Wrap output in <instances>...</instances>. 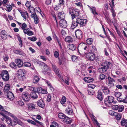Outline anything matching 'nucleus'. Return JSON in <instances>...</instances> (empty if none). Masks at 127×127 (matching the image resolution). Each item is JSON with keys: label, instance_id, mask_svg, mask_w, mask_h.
<instances>
[{"label": "nucleus", "instance_id": "nucleus-1", "mask_svg": "<svg viewBox=\"0 0 127 127\" xmlns=\"http://www.w3.org/2000/svg\"><path fill=\"white\" fill-rule=\"evenodd\" d=\"M79 53L82 55L87 54L88 51V47L84 43H82L79 45L78 48Z\"/></svg>", "mask_w": 127, "mask_h": 127}, {"label": "nucleus", "instance_id": "nucleus-2", "mask_svg": "<svg viewBox=\"0 0 127 127\" xmlns=\"http://www.w3.org/2000/svg\"><path fill=\"white\" fill-rule=\"evenodd\" d=\"M110 64V62L104 61L102 63L101 66L99 68V72L101 73L105 72L108 68Z\"/></svg>", "mask_w": 127, "mask_h": 127}, {"label": "nucleus", "instance_id": "nucleus-3", "mask_svg": "<svg viewBox=\"0 0 127 127\" xmlns=\"http://www.w3.org/2000/svg\"><path fill=\"white\" fill-rule=\"evenodd\" d=\"M69 13L71 15L72 18L73 20L76 17L79 15V11L78 9H76L72 8L69 9Z\"/></svg>", "mask_w": 127, "mask_h": 127}, {"label": "nucleus", "instance_id": "nucleus-4", "mask_svg": "<svg viewBox=\"0 0 127 127\" xmlns=\"http://www.w3.org/2000/svg\"><path fill=\"white\" fill-rule=\"evenodd\" d=\"M114 98L111 96H108L105 99L104 103L106 106H107L108 103L109 104H115L117 102L114 101Z\"/></svg>", "mask_w": 127, "mask_h": 127}, {"label": "nucleus", "instance_id": "nucleus-5", "mask_svg": "<svg viewBox=\"0 0 127 127\" xmlns=\"http://www.w3.org/2000/svg\"><path fill=\"white\" fill-rule=\"evenodd\" d=\"M0 76L2 77V79L5 81H8L9 79V75L8 71L5 70L1 71Z\"/></svg>", "mask_w": 127, "mask_h": 127}, {"label": "nucleus", "instance_id": "nucleus-6", "mask_svg": "<svg viewBox=\"0 0 127 127\" xmlns=\"http://www.w3.org/2000/svg\"><path fill=\"white\" fill-rule=\"evenodd\" d=\"M77 22L80 27H83L85 25L87 20L85 19H83L80 17L77 18L76 19Z\"/></svg>", "mask_w": 127, "mask_h": 127}, {"label": "nucleus", "instance_id": "nucleus-7", "mask_svg": "<svg viewBox=\"0 0 127 127\" xmlns=\"http://www.w3.org/2000/svg\"><path fill=\"white\" fill-rule=\"evenodd\" d=\"M30 95L28 93L24 92L23 93L22 95V97L26 101H29L30 99Z\"/></svg>", "mask_w": 127, "mask_h": 127}, {"label": "nucleus", "instance_id": "nucleus-8", "mask_svg": "<svg viewBox=\"0 0 127 127\" xmlns=\"http://www.w3.org/2000/svg\"><path fill=\"white\" fill-rule=\"evenodd\" d=\"M75 34L76 38L79 39H81L83 37V33L81 30H78L75 32Z\"/></svg>", "mask_w": 127, "mask_h": 127}, {"label": "nucleus", "instance_id": "nucleus-9", "mask_svg": "<svg viewBox=\"0 0 127 127\" xmlns=\"http://www.w3.org/2000/svg\"><path fill=\"white\" fill-rule=\"evenodd\" d=\"M59 25L62 28H65L67 26L66 21L64 19L61 20L59 22Z\"/></svg>", "mask_w": 127, "mask_h": 127}, {"label": "nucleus", "instance_id": "nucleus-10", "mask_svg": "<svg viewBox=\"0 0 127 127\" xmlns=\"http://www.w3.org/2000/svg\"><path fill=\"white\" fill-rule=\"evenodd\" d=\"M19 73L18 76L19 78L22 81H23L25 77L24 76V73L22 70L20 69L19 71Z\"/></svg>", "mask_w": 127, "mask_h": 127}, {"label": "nucleus", "instance_id": "nucleus-11", "mask_svg": "<svg viewBox=\"0 0 127 127\" xmlns=\"http://www.w3.org/2000/svg\"><path fill=\"white\" fill-rule=\"evenodd\" d=\"M65 16V14L63 11L59 12L58 13L57 17L58 19H60L61 20L64 19Z\"/></svg>", "mask_w": 127, "mask_h": 127}, {"label": "nucleus", "instance_id": "nucleus-12", "mask_svg": "<svg viewBox=\"0 0 127 127\" xmlns=\"http://www.w3.org/2000/svg\"><path fill=\"white\" fill-rule=\"evenodd\" d=\"M0 36L1 38L4 40L6 39L7 37V35L6 32L4 30L1 31L0 32Z\"/></svg>", "mask_w": 127, "mask_h": 127}, {"label": "nucleus", "instance_id": "nucleus-13", "mask_svg": "<svg viewBox=\"0 0 127 127\" xmlns=\"http://www.w3.org/2000/svg\"><path fill=\"white\" fill-rule=\"evenodd\" d=\"M7 97L8 99L10 100H12L14 98L13 94L10 92H9L7 93Z\"/></svg>", "mask_w": 127, "mask_h": 127}, {"label": "nucleus", "instance_id": "nucleus-14", "mask_svg": "<svg viewBox=\"0 0 127 127\" xmlns=\"http://www.w3.org/2000/svg\"><path fill=\"white\" fill-rule=\"evenodd\" d=\"M70 107V106L68 107L65 111V113L68 115H72L73 114L72 109Z\"/></svg>", "mask_w": 127, "mask_h": 127}, {"label": "nucleus", "instance_id": "nucleus-15", "mask_svg": "<svg viewBox=\"0 0 127 127\" xmlns=\"http://www.w3.org/2000/svg\"><path fill=\"white\" fill-rule=\"evenodd\" d=\"M38 105L42 108H44L45 106L44 102L42 99L39 100L37 102Z\"/></svg>", "mask_w": 127, "mask_h": 127}, {"label": "nucleus", "instance_id": "nucleus-16", "mask_svg": "<svg viewBox=\"0 0 127 127\" xmlns=\"http://www.w3.org/2000/svg\"><path fill=\"white\" fill-rule=\"evenodd\" d=\"M24 33L25 34H26L29 36L32 35L33 34V32L29 28L27 29L26 30H25L23 31Z\"/></svg>", "mask_w": 127, "mask_h": 127}, {"label": "nucleus", "instance_id": "nucleus-17", "mask_svg": "<svg viewBox=\"0 0 127 127\" xmlns=\"http://www.w3.org/2000/svg\"><path fill=\"white\" fill-rule=\"evenodd\" d=\"M108 85L109 86L112 87L113 86L114 84L113 82H115V81L110 77H109L108 78Z\"/></svg>", "mask_w": 127, "mask_h": 127}, {"label": "nucleus", "instance_id": "nucleus-18", "mask_svg": "<svg viewBox=\"0 0 127 127\" xmlns=\"http://www.w3.org/2000/svg\"><path fill=\"white\" fill-rule=\"evenodd\" d=\"M88 6L90 8L91 11L94 16H96L98 15V13L96 12V9L95 7H92L91 8L89 5H88Z\"/></svg>", "mask_w": 127, "mask_h": 127}, {"label": "nucleus", "instance_id": "nucleus-19", "mask_svg": "<svg viewBox=\"0 0 127 127\" xmlns=\"http://www.w3.org/2000/svg\"><path fill=\"white\" fill-rule=\"evenodd\" d=\"M16 61L17 66L18 67H20L23 66V63L21 59H18Z\"/></svg>", "mask_w": 127, "mask_h": 127}, {"label": "nucleus", "instance_id": "nucleus-20", "mask_svg": "<svg viewBox=\"0 0 127 127\" xmlns=\"http://www.w3.org/2000/svg\"><path fill=\"white\" fill-rule=\"evenodd\" d=\"M0 111L2 112H0V114L3 116V117H6V115L5 114V111H6L4 108L3 107L0 105Z\"/></svg>", "mask_w": 127, "mask_h": 127}, {"label": "nucleus", "instance_id": "nucleus-21", "mask_svg": "<svg viewBox=\"0 0 127 127\" xmlns=\"http://www.w3.org/2000/svg\"><path fill=\"white\" fill-rule=\"evenodd\" d=\"M56 74L61 80L63 81H64L63 76L61 75V72H60L59 70L58 69H56Z\"/></svg>", "mask_w": 127, "mask_h": 127}, {"label": "nucleus", "instance_id": "nucleus-22", "mask_svg": "<svg viewBox=\"0 0 127 127\" xmlns=\"http://www.w3.org/2000/svg\"><path fill=\"white\" fill-rule=\"evenodd\" d=\"M95 117L93 115H92L91 116L92 120L96 125V127H100L99 123L98 122L97 120L95 118Z\"/></svg>", "mask_w": 127, "mask_h": 127}, {"label": "nucleus", "instance_id": "nucleus-23", "mask_svg": "<svg viewBox=\"0 0 127 127\" xmlns=\"http://www.w3.org/2000/svg\"><path fill=\"white\" fill-rule=\"evenodd\" d=\"M67 47L69 49L72 51L75 50L76 48V46L72 44H68L67 46Z\"/></svg>", "mask_w": 127, "mask_h": 127}, {"label": "nucleus", "instance_id": "nucleus-24", "mask_svg": "<svg viewBox=\"0 0 127 127\" xmlns=\"http://www.w3.org/2000/svg\"><path fill=\"white\" fill-rule=\"evenodd\" d=\"M44 80L45 82L47 83L51 91H54V89L52 87L51 84L49 82L48 80L46 79H44Z\"/></svg>", "mask_w": 127, "mask_h": 127}, {"label": "nucleus", "instance_id": "nucleus-25", "mask_svg": "<svg viewBox=\"0 0 127 127\" xmlns=\"http://www.w3.org/2000/svg\"><path fill=\"white\" fill-rule=\"evenodd\" d=\"M97 98L100 101H102L103 99L102 93L100 91H99L98 92V95L97 96Z\"/></svg>", "mask_w": 127, "mask_h": 127}, {"label": "nucleus", "instance_id": "nucleus-26", "mask_svg": "<svg viewBox=\"0 0 127 127\" xmlns=\"http://www.w3.org/2000/svg\"><path fill=\"white\" fill-rule=\"evenodd\" d=\"M78 25L79 24L77 23V22L76 20V21H73L71 25V28L72 29H73L77 27Z\"/></svg>", "mask_w": 127, "mask_h": 127}, {"label": "nucleus", "instance_id": "nucleus-27", "mask_svg": "<svg viewBox=\"0 0 127 127\" xmlns=\"http://www.w3.org/2000/svg\"><path fill=\"white\" fill-rule=\"evenodd\" d=\"M121 123L122 126H126L127 125V120L123 119L121 121Z\"/></svg>", "mask_w": 127, "mask_h": 127}, {"label": "nucleus", "instance_id": "nucleus-28", "mask_svg": "<svg viewBox=\"0 0 127 127\" xmlns=\"http://www.w3.org/2000/svg\"><path fill=\"white\" fill-rule=\"evenodd\" d=\"M84 80L87 83H90L93 81V79L91 78L85 77L84 78Z\"/></svg>", "mask_w": 127, "mask_h": 127}, {"label": "nucleus", "instance_id": "nucleus-29", "mask_svg": "<svg viewBox=\"0 0 127 127\" xmlns=\"http://www.w3.org/2000/svg\"><path fill=\"white\" fill-rule=\"evenodd\" d=\"M56 40L57 42V44H58L60 47V49H61L62 48V41L60 39L57 38V37L56 36Z\"/></svg>", "mask_w": 127, "mask_h": 127}, {"label": "nucleus", "instance_id": "nucleus-30", "mask_svg": "<svg viewBox=\"0 0 127 127\" xmlns=\"http://www.w3.org/2000/svg\"><path fill=\"white\" fill-rule=\"evenodd\" d=\"M64 121L67 124H70L72 122L71 120L69 118L66 117L64 120Z\"/></svg>", "mask_w": 127, "mask_h": 127}, {"label": "nucleus", "instance_id": "nucleus-31", "mask_svg": "<svg viewBox=\"0 0 127 127\" xmlns=\"http://www.w3.org/2000/svg\"><path fill=\"white\" fill-rule=\"evenodd\" d=\"M39 80V77L37 76H35L33 78V82L34 83H36L38 82Z\"/></svg>", "mask_w": 127, "mask_h": 127}, {"label": "nucleus", "instance_id": "nucleus-32", "mask_svg": "<svg viewBox=\"0 0 127 127\" xmlns=\"http://www.w3.org/2000/svg\"><path fill=\"white\" fill-rule=\"evenodd\" d=\"M10 87V85L9 84H6L5 85L4 88V92H7V91H8Z\"/></svg>", "mask_w": 127, "mask_h": 127}, {"label": "nucleus", "instance_id": "nucleus-33", "mask_svg": "<svg viewBox=\"0 0 127 127\" xmlns=\"http://www.w3.org/2000/svg\"><path fill=\"white\" fill-rule=\"evenodd\" d=\"M5 118H6L5 121L8 124H10L12 123L11 120L10 118H9L8 116H6V117H4Z\"/></svg>", "mask_w": 127, "mask_h": 127}, {"label": "nucleus", "instance_id": "nucleus-34", "mask_svg": "<svg viewBox=\"0 0 127 127\" xmlns=\"http://www.w3.org/2000/svg\"><path fill=\"white\" fill-rule=\"evenodd\" d=\"M65 41L69 43H70L72 41V39L70 36H67L65 38Z\"/></svg>", "mask_w": 127, "mask_h": 127}, {"label": "nucleus", "instance_id": "nucleus-35", "mask_svg": "<svg viewBox=\"0 0 127 127\" xmlns=\"http://www.w3.org/2000/svg\"><path fill=\"white\" fill-rule=\"evenodd\" d=\"M58 116L60 119H64L66 117L64 114L62 113H59L58 114Z\"/></svg>", "mask_w": 127, "mask_h": 127}, {"label": "nucleus", "instance_id": "nucleus-36", "mask_svg": "<svg viewBox=\"0 0 127 127\" xmlns=\"http://www.w3.org/2000/svg\"><path fill=\"white\" fill-rule=\"evenodd\" d=\"M21 15L22 16L25 20L26 19V15L28 16V14L27 11H25L23 12L21 14Z\"/></svg>", "mask_w": 127, "mask_h": 127}, {"label": "nucleus", "instance_id": "nucleus-37", "mask_svg": "<svg viewBox=\"0 0 127 127\" xmlns=\"http://www.w3.org/2000/svg\"><path fill=\"white\" fill-rule=\"evenodd\" d=\"M14 120H15V122H17L18 124L19 125L21 126H22L23 125V123H22L21 121H20L17 118H15Z\"/></svg>", "mask_w": 127, "mask_h": 127}, {"label": "nucleus", "instance_id": "nucleus-38", "mask_svg": "<svg viewBox=\"0 0 127 127\" xmlns=\"http://www.w3.org/2000/svg\"><path fill=\"white\" fill-rule=\"evenodd\" d=\"M61 32L63 37L64 38L66 35V32L64 29H62L61 30Z\"/></svg>", "mask_w": 127, "mask_h": 127}, {"label": "nucleus", "instance_id": "nucleus-39", "mask_svg": "<svg viewBox=\"0 0 127 127\" xmlns=\"http://www.w3.org/2000/svg\"><path fill=\"white\" fill-rule=\"evenodd\" d=\"M14 53L16 54L21 55H23L24 54L23 52L22 51L19 50H14Z\"/></svg>", "mask_w": 127, "mask_h": 127}, {"label": "nucleus", "instance_id": "nucleus-40", "mask_svg": "<svg viewBox=\"0 0 127 127\" xmlns=\"http://www.w3.org/2000/svg\"><path fill=\"white\" fill-rule=\"evenodd\" d=\"M95 57V55L93 54L87 57V58L89 60L93 61L94 60Z\"/></svg>", "mask_w": 127, "mask_h": 127}, {"label": "nucleus", "instance_id": "nucleus-41", "mask_svg": "<svg viewBox=\"0 0 127 127\" xmlns=\"http://www.w3.org/2000/svg\"><path fill=\"white\" fill-rule=\"evenodd\" d=\"M30 95H31V97L35 99L37 98L38 96L35 92L31 93Z\"/></svg>", "mask_w": 127, "mask_h": 127}, {"label": "nucleus", "instance_id": "nucleus-42", "mask_svg": "<svg viewBox=\"0 0 127 127\" xmlns=\"http://www.w3.org/2000/svg\"><path fill=\"white\" fill-rule=\"evenodd\" d=\"M59 54L57 51H56V58H58V60L59 62V64L60 65H61L62 64V62L61 60H60L59 57Z\"/></svg>", "mask_w": 127, "mask_h": 127}, {"label": "nucleus", "instance_id": "nucleus-43", "mask_svg": "<svg viewBox=\"0 0 127 127\" xmlns=\"http://www.w3.org/2000/svg\"><path fill=\"white\" fill-rule=\"evenodd\" d=\"M66 101V97L64 96L62 97L60 102L62 104H64L65 103Z\"/></svg>", "mask_w": 127, "mask_h": 127}, {"label": "nucleus", "instance_id": "nucleus-44", "mask_svg": "<svg viewBox=\"0 0 127 127\" xmlns=\"http://www.w3.org/2000/svg\"><path fill=\"white\" fill-rule=\"evenodd\" d=\"M6 11L8 12H10L12 9V6L10 5H7L6 6Z\"/></svg>", "mask_w": 127, "mask_h": 127}, {"label": "nucleus", "instance_id": "nucleus-45", "mask_svg": "<svg viewBox=\"0 0 127 127\" xmlns=\"http://www.w3.org/2000/svg\"><path fill=\"white\" fill-rule=\"evenodd\" d=\"M117 114L116 115H115L114 116H115V118L117 120H119L121 119L122 116L119 114L117 113Z\"/></svg>", "mask_w": 127, "mask_h": 127}, {"label": "nucleus", "instance_id": "nucleus-46", "mask_svg": "<svg viewBox=\"0 0 127 127\" xmlns=\"http://www.w3.org/2000/svg\"><path fill=\"white\" fill-rule=\"evenodd\" d=\"M93 42V41L92 39L91 38H88L86 40V42L89 45L91 44Z\"/></svg>", "mask_w": 127, "mask_h": 127}, {"label": "nucleus", "instance_id": "nucleus-47", "mask_svg": "<svg viewBox=\"0 0 127 127\" xmlns=\"http://www.w3.org/2000/svg\"><path fill=\"white\" fill-rule=\"evenodd\" d=\"M124 107L123 105H120L119 106L118 112H122L124 110Z\"/></svg>", "mask_w": 127, "mask_h": 127}, {"label": "nucleus", "instance_id": "nucleus-48", "mask_svg": "<svg viewBox=\"0 0 127 127\" xmlns=\"http://www.w3.org/2000/svg\"><path fill=\"white\" fill-rule=\"evenodd\" d=\"M109 114L112 116H115L117 115V112H115L112 110H110L109 112Z\"/></svg>", "mask_w": 127, "mask_h": 127}, {"label": "nucleus", "instance_id": "nucleus-49", "mask_svg": "<svg viewBox=\"0 0 127 127\" xmlns=\"http://www.w3.org/2000/svg\"><path fill=\"white\" fill-rule=\"evenodd\" d=\"M27 27V24L25 23H23L22 24L21 29L22 30H23L24 31V30H26L27 29H26Z\"/></svg>", "mask_w": 127, "mask_h": 127}, {"label": "nucleus", "instance_id": "nucleus-50", "mask_svg": "<svg viewBox=\"0 0 127 127\" xmlns=\"http://www.w3.org/2000/svg\"><path fill=\"white\" fill-rule=\"evenodd\" d=\"M112 108L114 110H117L119 108V106L116 105H112Z\"/></svg>", "mask_w": 127, "mask_h": 127}, {"label": "nucleus", "instance_id": "nucleus-51", "mask_svg": "<svg viewBox=\"0 0 127 127\" xmlns=\"http://www.w3.org/2000/svg\"><path fill=\"white\" fill-rule=\"evenodd\" d=\"M71 59L73 61L76 62L78 60V58L76 56H73L72 57Z\"/></svg>", "mask_w": 127, "mask_h": 127}, {"label": "nucleus", "instance_id": "nucleus-52", "mask_svg": "<svg viewBox=\"0 0 127 127\" xmlns=\"http://www.w3.org/2000/svg\"><path fill=\"white\" fill-rule=\"evenodd\" d=\"M114 95L115 96L118 98L120 97L122 95L119 92H116L115 93Z\"/></svg>", "mask_w": 127, "mask_h": 127}, {"label": "nucleus", "instance_id": "nucleus-53", "mask_svg": "<svg viewBox=\"0 0 127 127\" xmlns=\"http://www.w3.org/2000/svg\"><path fill=\"white\" fill-rule=\"evenodd\" d=\"M4 114H7L8 115L10 116L11 117H13V118L15 119V118H16V117L14 116L12 114L9 112H8L7 111H5V113Z\"/></svg>", "mask_w": 127, "mask_h": 127}, {"label": "nucleus", "instance_id": "nucleus-54", "mask_svg": "<svg viewBox=\"0 0 127 127\" xmlns=\"http://www.w3.org/2000/svg\"><path fill=\"white\" fill-rule=\"evenodd\" d=\"M3 58L4 61H8L9 59L8 56L6 55H4L3 56Z\"/></svg>", "mask_w": 127, "mask_h": 127}, {"label": "nucleus", "instance_id": "nucleus-55", "mask_svg": "<svg viewBox=\"0 0 127 127\" xmlns=\"http://www.w3.org/2000/svg\"><path fill=\"white\" fill-rule=\"evenodd\" d=\"M43 65L44 68L45 70H50L49 67L45 63H44Z\"/></svg>", "mask_w": 127, "mask_h": 127}, {"label": "nucleus", "instance_id": "nucleus-56", "mask_svg": "<svg viewBox=\"0 0 127 127\" xmlns=\"http://www.w3.org/2000/svg\"><path fill=\"white\" fill-rule=\"evenodd\" d=\"M28 39L30 40L31 41H34L37 40L36 38L35 37H33L32 38L30 37H28Z\"/></svg>", "mask_w": 127, "mask_h": 127}, {"label": "nucleus", "instance_id": "nucleus-57", "mask_svg": "<svg viewBox=\"0 0 127 127\" xmlns=\"http://www.w3.org/2000/svg\"><path fill=\"white\" fill-rule=\"evenodd\" d=\"M34 23L35 24H36L38 23V17L37 16H35L34 17Z\"/></svg>", "mask_w": 127, "mask_h": 127}, {"label": "nucleus", "instance_id": "nucleus-58", "mask_svg": "<svg viewBox=\"0 0 127 127\" xmlns=\"http://www.w3.org/2000/svg\"><path fill=\"white\" fill-rule=\"evenodd\" d=\"M111 12L112 13V16L114 19H115V17L116 16V13L115 12V11L114 9H112L111 10Z\"/></svg>", "mask_w": 127, "mask_h": 127}, {"label": "nucleus", "instance_id": "nucleus-59", "mask_svg": "<svg viewBox=\"0 0 127 127\" xmlns=\"http://www.w3.org/2000/svg\"><path fill=\"white\" fill-rule=\"evenodd\" d=\"M42 88L41 87H38L37 88V92L38 93H41Z\"/></svg>", "mask_w": 127, "mask_h": 127}, {"label": "nucleus", "instance_id": "nucleus-60", "mask_svg": "<svg viewBox=\"0 0 127 127\" xmlns=\"http://www.w3.org/2000/svg\"><path fill=\"white\" fill-rule=\"evenodd\" d=\"M88 87L89 88L94 89L95 87V86L94 84H90L88 85Z\"/></svg>", "mask_w": 127, "mask_h": 127}, {"label": "nucleus", "instance_id": "nucleus-61", "mask_svg": "<svg viewBox=\"0 0 127 127\" xmlns=\"http://www.w3.org/2000/svg\"><path fill=\"white\" fill-rule=\"evenodd\" d=\"M88 94L89 95H93L94 93L93 92V91L92 90H88Z\"/></svg>", "mask_w": 127, "mask_h": 127}, {"label": "nucleus", "instance_id": "nucleus-62", "mask_svg": "<svg viewBox=\"0 0 127 127\" xmlns=\"http://www.w3.org/2000/svg\"><path fill=\"white\" fill-rule=\"evenodd\" d=\"M105 77V75L103 74H101L100 75L99 78L101 80L104 79Z\"/></svg>", "mask_w": 127, "mask_h": 127}, {"label": "nucleus", "instance_id": "nucleus-63", "mask_svg": "<svg viewBox=\"0 0 127 127\" xmlns=\"http://www.w3.org/2000/svg\"><path fill=\"white\" fill-rule=\"evenodd\" d=\"M32 108V109H35V105L32 104H31L30 105L29 107V109H30V108Z\"/></svg>", "mask_w": 127, "mask_h": 127}, {"label": "nucleus", "instance_id": "nucleus-64", "mask_svg": "<svg viewBox=\"0 0 127 127\" xmlns=\"http://www.w3.org/2000/svg\"><path fill=\"white\" fill-rule=\"evenodd\" d=\"M51 99V97L50 94H48L47 96V100L48 102L50 101Z\"/></svg>", "mask_w": 127, "mask_h": 127}]
</instances>
